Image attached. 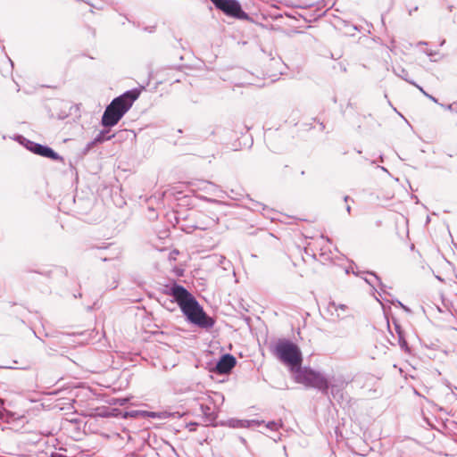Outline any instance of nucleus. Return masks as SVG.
I'll use <instances>...</instances> for the list:
<instances>
[{"mask_svg":"<svg viewBox=\"0 0 457 457\" xmlns=\"http://www.w3.org/2000/svg\"><path fill=\"white\" fill-rule=\"evenodd\" d=\"M412 85L415 86L422 94H423V92H425V90L420 86L416 84L415 82Z\"/></svg>","mask_w":457,"mask_h":457,"instance_id":"nucleus-26","label":"nucleus"},{"mask_svg":"<svg viewBox=\"0 0 457 457\" xmlns=\"http://www.w3.org/2000/svg\"><path fill=\"white\" fill-rule=\"evenodd\" d=\"M147 416L150 417V418H157V417H160L156 412H148L147 413Z\"/></svg>","mask_w":457,"mask_h":457,"instance_id":"nucleus-23","label":"nucleus"},{"mask_svg":"<svg viewBox=\"0 0 457 457\" xmlns=\"http://www.w3.org/2000/svg\"><path fill=\"white\" fill-rule=\"evenodd\" d=\"M456 390H457V387H456Z\"/></svg>","mask_w":457,"mask_h":457,"instance_id":"nucleus-35","label":"nucleus"},{"mask_svg":"<svg viewBox=\"0 0 457 457\" xmlns=\"http://www.w3.org/2000/svg\"><path fill=\"white\" fill-rule=\"evenodd\" d=\"M236 358L229 354H223L215 366V371L219 374H227L236 366Z\"/></svg>","mask_w":457,"mask_h":457,"instance_id":"nucleus-8","label":"nucleus"},{"mask_svg":"<svg viewBox=\"0 0 457 457\" xmlns=\"http://www.w3.org/2000/svg\"><path fill=\"white\" fill-rule=\"evenodd\" d=\"M378 168L381 169L383 171L388 172V170L383 166H378Z\"/></svg>","mask_w":457,"mask_h":457,"instance_id":"nucleus-28","label":"nucleus"},{"mask_svg":"<svg viewBox=\"0 0 457 457\" xmlns=\"http://www.w3.org/2000/svg\"><path fill=\"white\" fill-rule=\"evenodd\" d=\"M114 135H109V130H102L96 137L95 142L97 144L103 143L106 140H110Z\"/></svg>","mask_w":457,"mask_h":457,"instance_id":"nucleus-14","label":"nucleus"},{"mask_svg":"<svg viewBox=\"0 0 457 457\" xmlns=\"http://www.w3.org/2000/svg\"><path fill=\"white\" fill-rule=\"evenodd\" d=\"M96 144H97V143H96V142H95V139H94L93 141L89 142V143L87 145V146H86V148H85V150H84V154H87V153L91 149V147H92L94 145H96Z\"/></svg>","mask_w":457,"mask_h":457,"instance_id":"nucleus-18","label":"nucleus"},{"mask_svg":"<svg viewBox=\"0 0 457 457\" xmlns=\"http://www.w3.org/2000/svg\"><path fill=\"white\" fill-rule=\"evenodd\" d=\"M214 6L226 15L239 19L249 20V15L243 11L237 0H211Z\"/></svg>","mask_w":457,"mask_h":457,"instance_id":"nucleus-6","label":"nucleus"},{"mask_svg":"<svg viewBox=\"0 0 457 457\" xmlns=\"http://www.w3.org/2000/svg\"><path fill=\"white\" fill-rule=\"evenodd\" d=\"M233 427H239V428H249L253 425L260 426L263 421H258V420H235L233 421Z\"/></svg>","mask_w":457,"mask_h":457,"instance_id":"nucleus-12","label":"nucleus"},{"mask_svg":"<svg viewBox=\"0 0 457 457\" xmlns=\"http://www.w3.org/2000/svg\"><path fill=\"white\" fill-rule=\"evenodd\" d=\"M2 418H3V413H2V411H0V419H2Z\"/></svg>","mask_w":457,"mask_h":457,"instance_id":"nucleus-34","label":"nucleus"},{"mask_svg":"<svg viewBox=\"0 0 457 457\" xmlns=\"http://www.w3.org/2000/svg\"><path fill=\"white\" fill-rule=\"evenodd\" d=\"M177 302L183 314L193 324L203 328H211L214 325L195 298L182 286L173 284L169 293Z\"/></svg>","mask_w":457,"mask_h":457,"instance_id":"nucleus-1","label":"nucleus"},{"mask_svg":"<svg viewBox=\"0 0 457 457\" xmlns=\"http://www.w3.org/2000/svg\"><path fill=\"white\" fill-rule=\"evenodd\" d=\"M395 331L396 333L398 334V337H399V342L402 341V337L403 336V332H402V329H401V327L399 324H397L396 322H395Z\"/></svg>","mask_w":457,"mask_h":457,"instance_id":"nucleus-17","label":"nucleus"},{"mask_svg":"<svg viewBox=\"0 0 457 457\" xmlns=\"http://www.w3.org/2000/svg\"><path fill=\"white\" fill-rule=\"evenodd\" d=\"M208 186L212 187L213 188L214 191H219V192H221L220 190L218 189V187L212 184V183H207Z\"/></svg>","mask_w":457,"mask_h":457,"instance_id":"nucleus-24","label":"nucleus"},{"mask_svg":"<svg viewBox=\"0 0 457 457\" xmlns=\"http://www.w3.org/2000/svg\"><path fill=\"white\" fill-rule=\"evenodd\" d=\"M255 206H256V207H257V206H262V204H259V203H256V204H255Z\"/></svg>","mask_w":457,"mask_h":457,"instance_id":"nucleus-33","label":"nucleus"},{"mask_svg":"<svg viewBox=\"0 0 457 457\" xmlns=\"http://www.w3.org/2000/svg\"><path fill=\"white\" fill-rule=\"evenodd\" d=\"M274 353L282 362L290 367L291 371L302 365V352L295 344L289 340H278L274 347Z\"/></svg>","mask_w":457,"mask_h":457,"instance_id":"nucleus-5","label":"nucleus"},{"mask_svg":"<svg viewBox=\"0 0 457 457\" xmlns=\"http://www.w3.org/2000/svg\"><path fill=\"white\" fill-rule=\"evenodd\" d=\"M202 395H212V393H209L208 391H204L202 389L195 390V389H189L188 390V399H191L193 401H195L198 403V397Z\"/></svg>","mask_w":457,"mask_h":457,"instance_id":"nucleus-13","label":"nucleus"},{"mask_svg":"<svg viewBox=\"0 0 457 457\" xmlns=\"http://www.w3.org/2000/svg\"><path fill=\"white\" fill-rule=\"evenodd\" d=\"M140 89L128 90L115 97L105 108L101 123L105 128L115 126L125 113L131 108L133 103L139 97Z\"/></svg>","mask_w":457,"mask_h":457,"instance_id":"nucleus-2","label":"nucleus"},{"mask_svg":"<svg viewBox=\"0 0 457 457\" xmlns=\"http://www.w3.org/2000/svg\"><path fill=\"white\" fill-rule=\"evenodd\" d=\"M419 45H427V42L420 41V42H419Z\"/></svg>","mask_w":457,"mask_h":457,"instance_id":"nucleus-31","label":"nucleus"},{"mask_svg":"<svg viewBox=\"0 0 457 457\" xmlns=\"http://www.w3.org/2000/svg\"><path fill=\"white\" fill-rule=\"evenodd\" d=\"M368 274L371 276L372 278H365V281L373 288L379 287L382 289L383 284L380 278L374 272H368Z\"/></svg>","mask_w":457,"mask_h":457,"instance_id":"nucleus-10","label":"nucleus"},{"mask_svg":"<svg viewBox=\"0 0 457 457\" xmlns=\"http://www.w3.org/2000/svg\"><path fill=\"white\" fill-rule=\"evenodd\" d=\"M399 344H400V345H401V347H402V348H403V347H406V346H407V343H406V341H405V339H404L403 336L402 337V341H401V342H399Z\"/></svg>","mask_w":457,"mask_h":457,"instance_id":"nucleus-22","label":"nucleus"},{"mask_svg":"<svg viewBox=\"0 0 457 457\" xmlns=\"http://www.w3.org/2000/svg\"><path fill=\"white\" fill-rule=\"evenodd\" d=\"M394 72L396 76L400 77L401 79H404L405 81L409 82L410 84H414L413 80L409 79L408 78V71L403 68H397L394 69Z\"/></svg>","mask_w":457,"mask_h":457,"instance_id":"nucleus-15","label":"nucleus"},{"mask_svg":"<svg viewBox=\"0 0 457 457\" xmlns=\"http://www.w3.org/2000/svg\"><path fill=\"white\" fill-rule=\"evenodd\" d=\"M327 312L331 317H335L337 319H343L344 316L337 312V304L335 302H330L328 304Z\"/></svg>","mask_w":457,"mask_h":457,"instance_id":"nucleus-11","label":"nucleus"},{"mask_svg":"<svg viewBox=\"0 0 457 457\" xmlns=\"http://www.w3.org/2000/svg\"><path fill=\"white\" fill-rule=\"evenodd\" d=\"M425 53H426V54H427V55H428V56H433V55H435V54H436V53H435V52L430 51V50H427V51H425Z\"/></svg>","mask_w":457,"mask_h":457,"instance_id":"nucleus-25","label":"nucleus"},{"mask_svg":"<svg viewBox=\"0 0 457 457\" xmlns=\"http://www.w3.org/2000/svg\"><path fill=\"white\" fill-rule=\"evenodd\" d=\"M378 168L381 169L383 171L388 172V170L383 166H378Z\"/></svg>","mask_w":457,"mask_h":457,"instance_id":"nucleus-27","label":"nucleus"},{"mask_svg":"<svg viewBox=\"0 0 457 457\" xmlns=\"http://www.w3.org/2000/svg\"><path fill=\"white\" fill-rule=\"evenodd\" d=\"M346 211L348 213L351 212V206L349 204L346 205Z\"/></svg>","mask_w":457,"mask_h":457,"instance_id":"nucleus-29","label":"nucleus"},{"mask_svg":"<svg viewBox=\"0 0 457 457\" xmlns=\"http://www.w3.org/2000/svg\"><path fill=\"white\" fill-rule=\"evenodd\" d=\"M423 95L428 97V99H430L431 101L435 102V103H437V99L435 98L433 96L429 95L428 93H427L426 91L423 92Z\"/></svg>","mask_w":457,"mask_h":457,"instance_id":"nucleus-21","label":"nucleus"},{"mask_svg":"<svg viewBox=\"0 0 457 457\" xmlns=\"http://www.w3.org/2000/svg\"><path fill=\"white\" fill-rule=\"evenodd\" d=\"M347 310V306L345 304H337V312H345Z\"/></svg>","mask_w":457,"mask_h":457,"instance_id":"nucleus-19","label":"nucleus"},{"mask_svg":"<svg viewBox=\"0 0 457 457\" xmlns=\"http://www.w3.org/2000/svg\"><path fill=\"white\" fill-rule=\"evenodd\" d=\"M8 60H9V62H10L11 65H12V66H13V62H12V61L10 58H8Z\"/></svg>","mask_w":457,"mask_h":457,"instance_id":"nucleus-32","label":"nucleus"},{"mask_svg":"<svg viewBox=\"0 0 457 457\" xmlns=\"http://www.w3.org/2000/svg\"><path fill=\"white\" fill-rule=\"evenodd\" d=\"M281 424L277 421H269L265 427L272 431H277L280 428Z\"/></svg>","mask_w":457,"mask_h":457,"instance_id":"nucleus-16","label":"nucleus"},{"mask_svg":"<svg viewBox=\"0 0 457 457\" xmlns=\"http://www.w3.org/2000/svg\"><path fill=\"white\" fill-rule=\"evenodd\" d=\"M198 426L197 423L195 422H191L187 425V428H189L190 431H194L195 430L196 427Z\"/></svg>","mask_w":457,"mask_h":457,"instance_id":"nucleus-20","label":"nucleus"},{"mask_svg":"<svg viewBox=\"0 0 457 457\" xmlns=\"http://www.w3.org/2000/svg\"><path fill=\"white\" fill-rule=\"evenodd\" d=\"M328 379V390L330 389V393L333 398L337 401L343 399L344 396V388L345 386V382L341 378L332 377Z\"/></svg>","mask_w":457,"mask_h":457,"instance_id":"nucleus-9","label":"nucleus"},{"mask_svg":"<svg viewBox=\"0 0 457 457\" xmlns=\"http://www.w3.org/2000/svg\"><path fill=\"white\" fill-rule=\"evenodd\" d=\"M295 382L313 387L324 395L328 394V379L323 374L308 367L298 366L292 370Z\"/></svg>","mask_w":457,"mask_h":457,"instance_id":"nucleus-3","label":"nucleus"},{"mask_svg":"<svg viewBox=\"0 0 457 457\" xmlns=\"http://www.w3.org/2000/svg\"><path fill=\"white\" fill-rule=\"evenodd\" d=\"M20 137L22 139L21 143L30 152H32L37 155L46 157V158H49V159H52L54 161H62V158L56 152H54L51 147H49L47 145H40L38 143H35L33 141L26 139L23 137Z\"/></svg>","mask_w":457,"mask_h":457,"instance_id":"nucleus-7","label":"nucleus"},{"mask_svg":"<svg viewBox=\"0 0 457 457\" xmlns=\"http://www.w3.org/2000/svg\"><path fill=\"white\" fill-rule=\"evenodd\" d=\"M198 399V404L203 414V421L206 425L216 426L220 406L224 402V395L218 392L212 395H202Z\"/></svg>","mask_w":457,"mask_h":457,"instance_id":"nucleus-4","label":"nucleus"},{"mask_svg":"<svg viewBox=\"0 0 457 457\" xmlns=\"http://www.w3.org/2000/svg\"><path fill=\"white\" fill-rule=\"evenodd\" d=\"M349 199H350V197H349L348 195H345V196L344 197V201H345V202H347Z\"/></svg>","mask_w":457,"mask_h":457,"instance_id":"nucleus-30","label":"nucleus"}]
</instances>
